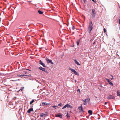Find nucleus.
Returning a JSON list of instances; mask_svg holds the SVG:
<instances>
[{
    "instance_id": "nucleus-1",
    "label": "nucleus",
    "mask_w": 120,
    "mask_h": 120,
    "mask_svg": "<svg viewBox=\"0 0 120 120\" xmlns=\"http://www.w3.org/2000/svg\"><path fill=\"white\" fill-rule=\"evenodd\" d=\"M93 24L92 21H91L89 23V26L88 28V30H89V33H90L91 31L93 29Z\"/></svg>"
},
{
    "instance_id": "nucleus-2",
    "label": "nucleus",
    "mask_w": 120,
    "mask_h": 120,
    "mask_svg": "<svg viewBox=\"0 0 120 120\" xmlns=\"http://www.w3.org/2000/svg\"><path fill=\"white\" fill-rule=\"evenodd\" d=\"M92 13L91 14V15L92 17H91V18H93L94 17H95L96 14V11L94 9H92Z\"/></svg>"
},
{
    "instance_id": "nucleus-3",
    "label": "nucleus",
    "mask_w": 120,
    "mask_h": 120,
    "mask_svg": "<svg viewBox=\"0 0 120 120\" xmlns=\"http://www.w3.org/2000/svg\"><path fill=\"white\" fill-rule=\"evenodd\" d=\"M107 99L108 100H110L111 99L115 100V98L113 95H109L107 97Z\"/></svg>"
},
{
    "instance_id": "nucleus-4",
    "label": "nucleus",
    "mask_w": 120,
    "mask_h": 120,
    "mask_svg": "<svg viewBox=\"0 0 120 120\" xmlns=\"http://www.w3.org/2000/svg\"><path fill=\"white\" fill-rule=\"evenodd\" d=\"M67 107V108H70L71 109L73 108V107L72 106L69 105V104H67L63 106L62 108V109H63Z\"/></svg>"
},
{
    "instance_id": "nucleus-5",
    "label": "nucleus",
    "mask_w": 120,
    "mask_h": 120,
    "mask_svg": "<svg viewBox=\"0 0 120 120\" xmlns=\"http://www.w3.org/2000/svg\"><path fill=\"white\" fill-rule=\"evenodd\" d=\"M89 99H84L83 100L84 102L83 104L86 105L87 104V103L89 101Z\"/></svg>"
},
{
    "instance_id": "nucleus-6",
    "label": "nucleus",
    "mask_w": 120,
    "mask_h": 120,
    "mask_svg": "<svg viewBox=\"0 0 120 120\" xmlns=\"http://www.w3.org/2000/svg\"><path fill=\"white\" fill-rule=\"evenodd\" d=\"M78 109L79 110V112H82L83 111V109L82 106V104L80 106L78 107Z\"/></svg>"
},
{
    "instance_id": "nucleus-7",
    "label": "nucleus",
    "mask_w": 120,
    "mask_h": 120,
    "mask_svg": "<svg viewBox=\"0 0 120 120\" xmlns=\"http://www.w3.org/2000/svg\"><path fill=\"white\" fill-rule=\"evenodd\" d=\"M69 69H70L71 70V71L73 72L75 75H79L78 73L75 70L71 69L70 68H69Z\"/></svg>"
},
{
    "instance_id": "nucleus-8",
    "label": "nucleus",
    "mask_w": 120,
    "mask_h": 120,
    "mask_svg": "<svg viewBox=\"0 0 120 120\" xmlns=\"http://www.w3.org/2000/svg\"><path fill=\"white\" fill-rule=\"evenodd\" d=\"M45 59H46L47 63H51V64H53V62L51 60L47 58L46 57V58Z\"/></svg>"
},
{
    "instance_id": "nucleus-9",
    "label": "nucleus",
    "mask_w": 120,
    "mask_h": 120,
    "mask_svg": "<svg viewBox=\"0 0 120 120\" xmlns=\"http://www.w3.org/2000/svg\"><path fill=\"white\" fill-rule=\"evenodd\" d=\"M55 116L56 117H59L61 118H62V115L60 113L56 115Z\"/></svg>"
},
{
    "instance_id": "nucleus-10",
    "label": "nucleus",
    "mask_w": 120,
    "mask_h": 120,
    "mask_svg": "<svg viewBox=\"0 0 120 120\" xmlns=\"http://www.w3.org/2000/svg\"><path fill=\"white\" fill-rule=\"evenodd\" d=\"M39 68L40 70H42V71L47 73V70H45L44 68H42L41 67H40Z\"/></svg>"
},
{
    "instance_id": "nucleus-11",
    "label": "nucleus",
    "mask_w": 120,
    "mask_h": 120,
    "mask_svg": "<svg viewBox=\"0 0 120 120\" xmlns=\"http://www.w3.org/2000/svg\"><path fill=\"white\" fill-rule=\"evenodd\" d=\"M39 63L41 65H42L44 67H46L45 64L40 60L39 61Z\"/></svg>"
},
{
    "instance_id": "nucleus-12",
    "label": "nucleus",
    "mask_w": 120,
    "mask_h": 120,
    "mask_svg": "<svg viewBox=\"0 0 120 120\" xmlns=\"http://www.w3.org/2000/svg\"><path fill=\"white\" fill-rule=\"evenodd\" d=\"M105 79L107 81V82L108 83L111 85L112 86L113 85V84L109 80L107 79V78H105Z\"/></svg>"
},
{
    "instance_id": "nucleus-13",
    "label": "nucleus",
    "mask_w": 120,
    "mask_h": 120,
    "mask_svg": "<svg viewBox=\"0 0 120 120\" xmlns=\"http://www.w3.org/2000/svg\"><path fill=\"white\" fill-rule=\"evenodd\" d=\"M33 111V108H31L27 111V112L28 113H30L31 112H32Z\"/></svg>"
},
{
    "instance_id": "nucleus-14",
    "label": "nucleus",
    "mask_w": 120,
    "mask_h": 120,
    "mask_svg": "<svg viewBox=\"0 0 120 120\" xmlns=\"http://www.w3.org/2000/svg\"><path fill=\"white\" fill-rule=\"evenodd\" d=\"M74 61L75 63L76 64L78 65H80V64L77 62V61L76 60H74Z\"/></svg>"
},
{
    "instance_id": "nucleus-15",
    "label": "nucleus",
    "mask_w": 120,
    "mask_h": 120,
    "mask_svg": "<svg viewBox=\"0 0 120 120\" xmlns=\"http://www.w3.org/2000/svg\"><path fill=\"white\" fill-rule=\"evenodd\" d=\"M88 113L90 114V115H92V114L93 112L92 110H89L88 111Z\"/></svg>"
},
{
    "instance_id": "nucleus-16",
    "label": "nucleus",
    "mask_w": 120,
    "mask_h": 120,
    "mask_svg": "<svg viewBox=\"0 0 120 120\" xmlns=\"http://www.w3.org/2000/svg\"><path fill=\"white\" fill-rule=\"evenodd\" d=\"M42 104L43 105L45 106L46 105H48L50 104L49 103H47L46 102H43L42 103Z\"/></svg>"
},
{
    "instance_id": "nucleus-17",
    "label": "nucleus",
    "mask_w": 120,
    "mask_h": 120,
    "mask_svg": "<svg viewBox=\"0 0 120 120\" xmlns=\"http://www.w3.org/2000/svg\"><path fill=\"white\" fill-rule=\"evenodd\" d=\"M117 96H120V90L117 91Z\"/></svg>"
},
{
    "instance_id": "nucleus-18",
    "label": "nucleus",
    "mask_w": 120,
    "mask_h": 120,
    "mask_svg": "<svg viewBox=\"0 0 120 120\" xmlns=\"http://www.w3.org/2000/svg\"><path fill=\"white\" fill-rule=\"evenodd\" d=\"M45 114H44L43 113H42L40 115V117H42L44 116L45 115Z\"/></svg>"
},
{
    "instance_id": "nucleus-19",
    "label": "nucleus",
    "mask_w": 120,
    "mask_h": 120,
    "mask_svg": "<svg viewBox=\"0 0 120 120\" xmlns=\"http://www.w3.org/2000/svg\"><path fill=\"white\" fill-rule=\"evenodd\" d=\"M34 101V99H33L32 101L30 102V104L31 105Z\"/></svg>"
},
{
    "instance_id": "nucleus-20",
    "label": "nucleus",
    "mask_w": 120,
    "mask_h": 120,
    "mask_svg": "<svg viewBox=\"0 0 120 120\" xmlns=\"http://www.w3.org/2000/svg\"><path fill=\"white\" fill-rule=\"evenodd\" d=\"M58 105L59 106L61 107L63 106L62 104L61 103H60V104H59Z\"/></svg>"
},
{
    "instance_id": "nucleus-21",
    "label": "nucleus",
    "mask_w": 120,
    "mask_h": 120,
    "mask_svg": "<svg viewBox=\"0 0 120 120\" xmlns=\"http://www.w3.org/2000/svg\"><path fill=\"white\" fill-rule=\"evenodd\" d=\"M25 76H28V75H20V76L23 77Z\"/></svg>"
},
{
    "instance_id": "nucleus-22",
    "label": "nucleus",
    "mask_w": 120,
    "mask_h": 120,
    "mask_svg": "<svg viewBox=\"0 0 120 120\" xmlns=\"http://www.w3.org/2000/svg\"><path fill=\"white\" fill-rule=\"evenodd\" d=\"M38 12L39 14H41L43 13L42 11L40 10H39L38 11Z\"/></svg>"
},
{
    "instance_id": "nucleus-23",
    "label": "nucleus",
    "mask_w": 120,
    "mask_h": 120,
    "mask_svg": "<svg viewBox=\"0 0 120 120\" xmlns=\"http://www.w3.org/2000/svg\"><path fill=\"white\" fill-rule=\"evenodd\" d=\"M77 45L78 46V45L79 43V41H77Z\"/></svg>"
},
{
    "instance_id": "nucleus-24",
    "label": "nucleus",
    "mask_w": 120,
    "mask_h": 120,
    "mask_svg": "<svg viewBox=\"0 0 120 120\" xmlns=\"http://www.w3.org/2000/svg\"><path fill=\"white\" fill-rule=\"evenodd\" d=\"M77 92H79V93L80 94V89H78L77 90Z\"/></svg>"
},
{
    "instance_id": "nucleus-25",
    "label": "nucleus",
    "mask_w": 120,
    "mask_h": 120,
    "mask_svg": "<svg viewBox=\"0 0 120 120\" xmlns=\"http://www.w3.org/2000/svg\"><path fill=\"white\" fill-rule=\"evenodd\" d=\"M57 107V106H52V107H53V108L55 109H56V107Z\"/></svg>"
},
{
    "instance_id": "nucleus-26",
    "label": "nucleus",
    "mask_w": 120,
    "mask_h": 120,
    "mask_svg": "<svg viewBox=\"0 0 120 120\" xmlns=\"http://www.w3.org/2000/svg\"><path fill=\"white\" fill-rule=\"evenodd\" d=\"M103 30L104 31V32L105 33L106 32V29L105 28H104Z\"/></svg>"
},
{
    "instance_id": "nucleus-27",
    "label": "nucleus",
    "mask_w": 120,
    "mask_h": 120,
    "mask_svg": "<svg viewBox=\"0 0 120 120\" xmlns=\"http://www.w3.org/2000/svg\"><path fill=\"white\" fill-rule=\"evenodd\" d=\"M68 114H67V115H66V116L68 117H69V116L68 115Z\"/></svg>"
},
{
    "instance_id": "nucleus-28",
    "label": "nucleus",
    "mask_w": 120,
    "mask_h": 120,
    "mask_svg": "<svg viewBox=\"0 0 120 120\" xmlns=\"http://www.w3.org/2000/svg\"><path fill=\"white\" fill-rule=\"evenodd\" d=\"M75 29V27L74 26H73L72 27V29H73V30H74Z\"/></svg>"
},
{
    "instance_id": "nucleus-29",
    "label": "nucleus",
    "mask_w": 120,
    "mask_h": 120,
    "mask_svg": "<svg viewBox=\"0 0 120 120\" xmlns=\"http://www.w3.org/2000/svg\"><path fill=\"white\" fill-rule=\"evenodd\" d=\"M92 1L96 3V1L94 0H92Z\"/></svg>"
},
{
    "instance_id": "nucleus-30",
    "label": "nucleus",
    "mask_w": 120,
    "mask_h": 120,
    "mask_svg": "<svg viewBox=\"0 0 120 120\" xmlns=\"http://www.w3.org/2000/svg\"><path fill=\"white\" fill-rule=\"evenodd\" d=\"M119 23L120 25V19L119 20Z\"/></svg>"
},
{
    "instance_id": "nucleus-31",
    "label": "nucleus",
    "mask_w": 120,
    "mask_h": 120,
    "mask_svg": "<svg viewBox=\"0 0 120 120\" xmlns=\"http://www.w3.org/2000/svg\"><path fill=\"white\" fill-rule=\"evenodd\" d=\"M84 3H85L86 1V0H82Z\"/></svg>"
},
{
    "instance_id": "nucleus-32",
    "label": "nucleus",
    "mask_w": 120,
    "mask_h": 120,
    "mask_svg": "<svg viewBox=\"0 0 120 120\" xmlns=\"http://www.w3.org/2000/svg\"><path fill=\"white\" fill-rule=\"evenodd\" d=\"M105 104V105H106L107 104V102H105V103H104Z\"/></svg>"
},
{
    "instance_id": "nucleus-33",
    "label": "nucleus",
    "mask_w": 120,
    "mask_h": 120,
    "mask_svg": "<svg viewBox=\"0 0 120 120\" xmlns=\"http://www.w3.org/2000/svg\"><path fill=\"white\" fill-rule=\"evenodd\" d=\"M95 44V42H94L93 43V44L94 45Z\"/></svg>"
},
{
    "instance_id": "nucleus-34",
    "label": "nucleus",
    "mask_w": 120,
    "mask_h": 120,
    "mask_svg": "<svg viewBox=\"0 0 120 120\" xmlns=\"http://www.w3.org/2000/svg\"><path fill=\"white\" fill-rule=\"evenodd\" d=\"M111 76H112V78L111 79L112 80V79H113V76H112V75H111Z\"/></svg>"
},
{
    "instance_id": "nucleus-35",
    "label": "nucleus",
    "mask_w": 120,
    "mask_h": 120,
    "mask_svg": "<svg viewBox=\"0 0 120 120\" xmlns=\"http://www.w3.org/2000/svg\"><path fill=\"white\" fill-rule=\"evenodd\" d=\"M26 70H29V71H31V70H29V69H26Z\"/></svg>"
},
{
    "instance_id": "nucleus-36",
    "label": "nucleus",
    "mask_w": 120,
    "mask_h": 120,
    "mask_svg": "<svg viewBox=\"0 0 120 120\" xmlns=\"http://www.w3.org/2000/svg\"><path fill=\"white\" fill-rule=\"evenodd\" d=\"M25 74H26V73H27V72H25Z\"/></svg>"
},
{
    "instance_id": "nucleus-37",
    "label": "nucleus",
    "mask_w": 120,
    "mask_h": 120,
    "mask_svg": "<svg viewBox=\"0 0 120 120\" xmlns=\"http://www.w3.org/2000/svg\"><path fill=\"white\" fill-rule=\"evenodd\" d=\"M76 80H75V82H76Z\"/></svg>"
}]
</instances>
